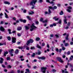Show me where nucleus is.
I'll return each instance as SVG.
<instances>
[{
  "instance_id": "f257e3e1",
  "label": "nucleus",
  "mask_w": 73,
  "mask_h": 73,
  "mask_svg": "<svg viewBox=\"0 0 73 73\" xmlns=\"http://www.w3.org/2000/svg\"><path fill=\"white\" fill-rule=\"evenodd\" d=\"M36 2H37V0H33L30 3V5H32L33 7L31 8L32 9H34V8H35V5H33V4L34 5H35Z\"/></svg>"
},
{
  "instance_id": "f03ea898",
  "label": "nucleus",
  "mask_w": 73,
  "mask_h": 73,
  "mask_svg": "<svg viewBox=\"0 0 73 73\" xmlns=\"http://www.w3.org/2000/svg\"><path fill=\"white\" fill-rule=\"evenodd\" d=\"M18 48H19V49H25V48H26L27 50H29V47L28 46H25L23 47L19 46L18 47Z\"/></svg>"
},
{
  "instance_id": "7ed1b4c3",
  "label": "nucleus",
  "mask_w": 73,
  "mask_h": 73,
  "mask_svg": "<svg viewBox=\"0 0 73 73\" xmlns=\"http://www.w3.org/2000/svg\"><path fill=\"white\" fill-rule=\"evenodd\" d=\"M35 23H33L32 24V25L31 26V29H30L31 31H33V29H35V28H37V27L35 26Z\"/></svg>"
},
{
  "instance_id": "20e7f679",
  "label": "nucleus",
  "mask_w": 73,
  "mask_h": 73,
  "mask_svg": "<svg viewBox=\"0 0 73 73\" xmlns=\"http://www.w3.org/2000/svg\"><path fill=\"white\" fill-rule=\"evenodd\" d=\"M34 40L32 39H30L29 40L27 41V45H28L30 43H33V42Z\"/></svg>"
},
{
  "instance_id": "39448f33",
  "label": "nucleus",
  "mask_w": 73,
  "mask_h": 73,
  "mask_svg": "<svg viewBox=\"0 0 73 73\" xmlns=\"http://www.w3.org/2000/svg\"><path fill=\"white\" fill-rule=\"evenodd\" d=\"M47 69L46 67H42L41 68V70H42V72H43V73H45L46 72V69Z\"/></svg>"
},
{
  "instance_id": "423d86ee",
  "label": "nucleus",
  "mask_w": 73,
  "mask_h": 73,
  "mask_svg": "<svg viewBox=\"0 0 73 73\" xmlns=\"http://www.w3.org/2000/svg\"><path fill=\"white\" fill-rule=\"evenodd\" d=\"M48 8H49V9H52V10H54V9H57V7L56 6H55L53 7H52V6H49Z\"/></svg>"
},
{
  "instance_id": "0eeeda50",
  "label": "nucleus",
  "mask_w": 73,
  "mask_h": 73,
  "mask_svg": "<svg viewBox=\"0 0 73 73\" xmlns=\"http://www.w3.org/2000/svg\"><path fill=\"white\" fill-rule=\"evenodd\" d=\"M57 59L59 61V62H61V63H63V62H64V61L62 60L61 58L60 57H57Z\"/></svg>"
},
{
  "instance_id": "6e6552de",
  "label": "nucleus",
  "mask_w": 73,
  "mask_h": 73,
  "mask_svg": "<svg viewBox=\"0 0 73 73\" xmlns=\"http://www.w3.org/2000/svg\"><path fill=\"white\" fill-rule=\"evenodd\" d=\"M14 51V50L13 49H11V50H9V53L10 54H11V56H13V55L12 54L13 53V51Z\"/></svg>"
},
{
  "instance_id": "1a4fd4ad",
  "label": "nucleus",
  "mask_w": 73,
  "mask_h": 73,
  "mask_svg": "<svg viewBox=\"0 0 73 73\" xmlns=\"http://www.w3.org/2000/svg\"><path fill=\"white\" fill-rule=\"evenodd\" d=\"M0 31H1V32H5V29L2 26H1L0 27Z\"/></svg>"
},
{
  "instance_id": "9d476101",
  "label": "nucleus",
  "mask_w": 73,
  "mask_h": 73,
  "mask_svg": "<svg viewBox=\"0 0 73 73\" xmlns=\"http://www.w3.org/2000/svg\"><path fill=\"white\" fill-rule=\"evenodd\" d=\"M16 39L14 37H13L12 38V42L13 43H15L16 42Z\"/></svg>"
},
{
  "instance_id": "9b49d317",
  "label": "nucleus",
  "mask_w": 73,
  "mask_h": 73,
  "mask_svg": "<svg viewBox=\"0 0 73 73\" xmlns=\"http://www.w3.org/2000/svg\"><path fill=\"white\" fill-rule=\"evenodd\" d=\"M46 1L47 3H50V4H53V5H54V2H53L52 1L50 2V1H49V0H46Z\"/></svg>"
},
{
  "instance_id": "f8f14e48",
  "label": "nucleus",
  "mask_w": 73,
  "mask_h": 73,
  "mask_svg": "<svg viewBox=\"0 0 73 73\" xmlns=\"http://www.w3.org/2000/svg\"><path fill=\"white\" fill-rule=\"evenodd\" d=\"M36 48L40 49H41L42 47L40 45H38V44H37L36 45Z\"/></svg>"
},
{
  "instance_id": "ddd939ff",
  "label": "nucleus",
  "mask_w": 73,
  "mask_h": 73,
  "mask_svg": "<svg viewBox=\"0 0 73 73\" xmlns=\"http://www.w3.org/2000/svg\"><path fill=\"white\" fill-rule=\"evenodd\" d=\"M0 59L1 60H0V64H3V63L4 59L2 58H1Z\"/></svg>"
},
{
  "instance_id": "4468645a",
  "label": "nucleus",
  "mask_w": 73,
  "mask_h": 73,
  "mask_svg": "<svg viewBox=\"0 0 73 73\" xmlns=\"http://www.w3.org/2000/svg\"><path fill=\"white\" fill-rule=\"evenodd\" d=\"M21 29H22L21 27H18L17 28V31H21Z\"/></svg>"
},
{
  "instance_id": "2eb2a0df",
  "label": "nucleus",
  "mask_w": 73,
  "mask_h": 73,
  "mask_svg": "<svg viewBox=\"0 0 73 73\" xmlns=\"http://www.w3.org/2000/svg\"><path fill=\"white\" fill-rule=\"evenodd\" d=\"M8 54V51H6L5 52H4V53H3L4 54V56H5L7 54Z\"/></svg>"
},
{
  "instance_id": "dca6fc26",
  "label": "nucleus",
  "mask_w": 73,
  "mask_h": 73,
  "mask_svg": "<svg viewBox=\"0 0 73 73\" xmlns=\"http://www.w3.org/2000/svg\"><path fill=\"white\" fill-rule=\"evenodd\" d=\"M25 29L26 31L28 30L29 29V27L27 26H25Z\"/></svg>"
},
{
  "instance_id": "f3484780",
  "label": "nucleus",
  "mask_w": 73,
  "mask_h": 73,
  "mask_svg": "<svg viewBox=\"0 0 73 73\" xmlns=\"http://www.w3.org/2000/svg\"><path fill=\"white\" fill-rule=\"evenodd\" d=\"M36 54H38V55H40L41 54V52L40 51H38V53L36 52Z\"/></svg>"
},
{
  "instance_id": "a211bd4d",
  "label": "nucleus",
  "mask_w": 73,
  "mask_h": 73,
  "mask_svg": "<svg viewBox=\"0 0 73 73\" xmlns=\"http://www.w3.org/2000/svg\"><path fill=\"white\" fill-rule=\"evenodd\" d=\"M4 3L6 4H8V5H9L10 4V3L8 1H5L4 2Z\"/></svg>"
},
{
  "instance_id": "6ab92c4d",
  "label": "nucleus",
  "mask_w": 73,
  "mask_h": 73,
  "mask_svg": "<svg viewBox=\"0 0 73 73\" xmlns=\"http://www.w3.org/2000/svg\"><path fill=\"white\" fill-rule=\"evenodd\" d=\"M5 17L6 19H8L9 18V17H8V15L6 13H5Z\"/></svg>"
},
{
  "instance_id": "aec40b11",
  "label": "nucleus",
  "mask_w": 73,
  "mask_h": 73,
  "mask_svg": "<svg viewBox=\"0 0 73 73\" xmlns=\"http://www.w3.org/2000/svg\"><path fill=\"white\" fill-rule=\"evenodd\" d=\"M67 65L68 66H69V65L70 67H73V65L71 64H70L68 62L67 63Z\"/></svg>"
},
{
  "instance_id": "412c9836",
  "label": "nucleus",
  "mask_w": 73,
  "mask_h": 73,
  "mask_svg": "<svg viewBox=\"0 0 73 73\" xmlns=\"http://www.w3.org/2000/svg\"><path fill=\"white\" fill-rule=\"evenodd\" d=\"M62 73H68V72L66 71H64L63 70H62Z\"/></svg>"
},
{
  "instance_id": "4be33fe9",
  "label": "nucleus",
  "mask_w": 73,
  "mask_h": 73,
  "mask_svg": "<svg viewBox=\"0 0 73 73\" xmlns=\"http://www.w3.org/2000/svg\"><path fill=\"white\" fill-rule=\"evenodd\" d=\"M35 55L36 53H33V54H32L31 56L32 57H35Z\"/></svg>"
},
{
  "instance_id": "5701e85b",
  "label": "nucleus",
  "mask_w": 73,
  "mask_h": 73,
  "mask_svg": "<svg viewBox=\"0 0 73 73\" xmlns=\"http://www.w3.org/2000/svg\"><path fill=\"white\" fill-rule=\"evenodd\" d=\"M73 56L71 55L70 58V61H72V60H73Z\"/></svg>"
},
{
  "instance_id": "b1692460",
  "label": "nucleus",
  "mask_w": 73,
  "mask_h": 73,
  "mask_svg": "<svg viewBox=\"0 0 73 73\" xmlns=\"http://www.w3.org/2000/svg\"><path fill=\"white\" fill-rule=\"evenodd\" d=\"M63 11H61L60 12V13L59 14L60 15H63Z\"/></svg>"
},
{
  "instance_id": "393cba45",
  "label": "nucleus",
  "mask_w": 73,
  "mask_h": 73,
  "mask_svg": "<svg viewBox=\"0 0 73 73\" xmlns=\"http://www.w3.org/2000/svg\"><path fill=\"white\" fill-rule=\"evenodd\" d=\"M19 50H18V49H17L16 50H15V53H19Z\"/></svg>"
},
{
  "instance_id": "a878e982",
  "label": "nucleus",
  "mask_w": 73,
  "mask_h": 73,
  "mask_svg": "<svg viewBox=\"0 0 73 73\" xmlns=\"http://www.w3.org/2000/svg\"><path fill=\"white\" fill-rule=\"evenodd\" d=\"M7 39L9 41H11V37H10L9 36L7 37Z\"/></svg>"
},
{
  "instance_id": "bb28decb",
  "label": "nucleus",
  "mask_w": 73,
  "mask_h": 73,
  "mask_svg": "<svg viewBox=\"0 0 73 73\" xmlns=\"http://www.w3.org/2000/svg\"><path fill=\"white\" fill-rule=\"evenodd\" d=\"M33 13H34V12H33V11H32V12H31V13H30V12L29 13V15H32V14H33Z\"/></svg>"
},
{
  "instance_id": "cd10ccee",
  "label": "nucleus",
  "mask_w": 73,
  "mask_h": 73,
  "mask_svg": "<svg viewBox=\"0 0 73 73\" xmlns=\"http://www.w3.org/2000/svg\"><path fill=\"white\" fill-rule=\"evenodd\" d=\"M27 19H29V20H31V19L30 18V17L29 16H27Z\"/></svg>"
},
{
  "instance_id": "c85d7f7f",
  "label": "nucleus",
  "mask_w": 73,
  "mask_h": 73,
  "mask_svg": "<svg viewBox=\"0 0 73 73\" xmlns=\"http://www.w3.org/2000/svg\"><path fill=\"white\" fill-rule=\"evenodd\" d=\"M11 30L10 29H8V31L9 32V34H12V33L11 32Z\"/></svg>"
},
{
  "instance_id": "c756f323",
  "label": "nucleus",
  "mask_w": 73,
  "mask_h": 73,
  "mask_svg": "<svg viewBox=\"0 0 73 73\" xmlns=\"http://www.w3.org/2000/svg\"><path fill=\"white\" fill-rule=\"evenodd\" d=\"M17 35H18V36H19V37H20V36H21V34L19 33H18Z\"/></svg>"
},
{
  "instance_id": "7c9ffc66",
  "label": "nucleus",
  "mask_w": 73,
  "mask_h": 73,
  "mask_svg": "<svg viewBox=\"0 0 73 73\" xmlns=\"http://www.w3.org/2000/svg\"><path fill=\"white\" fill-rule=\"evenodd\" d=\"M64 23H65L66 24H67V21H66V19H64Z\"/></svg>"
},
{
  "instance_id": "2f4dec72",
  "label": "nucleus",
  "mask_w": 73,
  "mask_h": 73,
  "mask_svg": "<svg viewBox=\"0 0 73 73\" xmlns=\"http://www.w3.org/2000/svg\"><path fill=\"white\" fill-rule=\"evenodd\" d=\"M64 45L65 46H67L68 45V43H65Z\"/></svg>"
},
{
  "instance_id": "473e14b6",
  "label": "nucleus",
  "mask_w": 73,
  "mask_h": 73,
  "mask_svg": "<svg viewBox=\"0 0 73 73\" xmlns=\"http://www.w3.org/2000/svg\"><path fill=\"white\" fill-rule=\"evenodd\" d=\"M40 40V38L37 37L36 39V41H38V40Z\"/></svg>"
},
{
  "instance_id": "72a5a7b5",
  "label": "nucleus",
  "mask_w": 73,
  "mask_h": 73,
  "mask_svg": "<svg viewBox=\"0 0 73 73\" xmlns=\"http://www.w3.org/2000/svg\"><path fill=\"white\" fill-rule=\"evenodd\" d=\"M45 57H41V60H45Z\"/></svg>"
},
{
  "instance_id": "f704fd0d",
  "label": "nucleus",
  "mask_w": 73,
  "mask_h": 73,
  "mask_svg": "<svg viewBox=\"0 0 73 73\" xmlns=\"http://www.w3.org/2000/svg\"><path fill=\"white\" fill-rule=\"evenodd\" d=\"M47 47L48 49H49V48H50V46H49V44H47Z\"/></svg>"
},
{
  "instance_id": "c9c22d12",
  "label": "nucleus",
  "mask_w": 73,
  "mask_h": 73,
  "mask_svg": "<svg viewBox=\"0 0 73 73\" xmlns=\"http://www.w3.org/2000/svg\"><path fill=\"white\" fill-rule=\"evenodd\" d=\"M48 21V20H45V21H43L42 22L43 23H47Z\"/></svg>"
},
{
  "instance_id": "e433bc0d",
  "label": "nucleus",
  "mask_w": 73,
  "mask_h": 73,
  "mask_svg": "<svg viewBox=\"0 0 73 73\" xmlns=\"http://www.w3.org/2000/svg\"><path fill=\"white\" fill-rule=\"evenodd\" d=\"M70 23L69 22L67 24V27H69L70 25Z\"/></svg>"
},
{
  "instance_id": "4c0bfd02",
  "label": "nucleus",
  "mask_w": 73,
  "mask_h": 73,
  "mask_svg": "<svg viewBox=\"0 0 73 73\" xmlns=\"http://www.w3.org/2000/svg\"><path fill=\"white\" fill-rule=\"evenodd\" d=\"M67 54L68 55H69L70 54V52L69 51H68L67 52Z\"/></svg>"
},
{
  "instance_id": "58836bf2",
  "label": "nucleus",
  "mask_w": 73,
  "mask_h": 73,
  "mask_svg": "<svg viewBox=\"0 0 73 73\" xmlns=\"http://www.w3.org/2000/svg\"><path fill=\"white\" fill-rule=\"evenodd\" d=\"M66 10L67 11H68V12H71V11L69 9H67Z\"/></svg>"
},
{
  "instance_id": "ea45409f",
  "label": "nucleus",
  "mask_w": 73,
  "mask_h": 73,
  "mask_svg": "<svg viewBox=\"0 0 73 73\" xmlns=\"http://www.w3.org/2000/svg\"><path fill=\"white\" fill-rule=\"evenodd\" d=\"M26 71H27L28 73H29V69H27L26 70Z\"/></svg>"
},
{
  "instance_id": "a19ab883",
  "label": "nucleus",
  "mask_w": 73,
  "mask_h": 73,
  "mask_svg": "<svg viewBox=\"0 0 73 73\" xmlns=\"http://www.w3.org/2000/svg\"><path fill=\"white\" fill-rule=\"evenodd\" d=\"M67 8L68 9H72V8L71 6H69V7H67Z\"/></svg>"
},
{
  "instance_id": "79ce46f5",
  "label": "nucleus",
  "mask_w": 73,
  "mask_h": 73,
  "mask_svg": "<svg viewBox=\"0 0 73 73\" xmlns=\"http://www.w3.org/2000/svg\"><path fill=\"white\" fill-rule=\"evenodd\" d=\"M56 50L57 52H58V51H59V50H58V48H56Z\"/></svg>"
},
{
  "instance_id": "37998d69",
  "label": "nucleus",
  "mask_w": 73,
  "mask_h": 73,
  "mask_svg": "<svg viewBox=\"0 0 73 73\" xmlns=\"http://www.w3.org/2000/svg\"><path fill=\"white\" fill-rule=\"evenodd\" d=\"M38 23H39V22H38V21H36L35 22V24H36L37 25H38Z\"/></svg>"
},
{
  "instance_id": "c03bdc74",
  "label": "nucleus",
  "mask_w": 73,
  "mask_h": 73,
  "mask_svg": "<svg viewBox=\"0 0 73 73\" xmlns=\"http://www.w3.org/2000/svg\"><path fill=\"white\" fill-rule=\"evenodd\" d=\"M45 44L44 43H42V46H45Z\"/></svg>"
},
{
  "instance_id": "a18cd8bd",
  "label": "nucleus",
  "mask_w": 73,
  "mask_h": 73,
  "mask_svg": "<svg viewBox=\"0 0 73 73\" xmlns=\"http://www.w3.org/2000/svg\"><path fill=\"white\" fill-rule=\"evenodd\" d=\"M31 49H32V50L35 49V47H31Z\"/></svg>"
},
{
  "instance_id": "49530a36",
  "label": "nucleus",
  "mask_w": 73,
  "mask_h": 73,
  "mask_svg": "<svg viewBox=\"0 0 73 73\" xmlns=\"http://www.w3.org/2000/svg\"><path fill=\"white\" fill-rule=\"evenodd\" d=\"M27 66H28V68H31V66L29 65V64L27 65Z\"/></svg>"
},
{
  "instance_id": "de8ad7c7",
  "label": "nucleus",
  "mask_w": 73,
  "mask_h": 73,
  "mask_svg": "<svg viewBox=\"0 0 73 73\" xmlns=\"http://www.w3.org/2000/svg\"><path fill=\"white\" fill-rule=\"evenodd\" d=\"M23 22L24 23H25L26 22H27V21L25 20H23Z\"/></svg>"
},
{
  "instance_id": "09e8293b",
  "label": "nucleus",
  "mask_w": 73,
  "mask_h": 73,
  "mask_svg": "<svg viewBox=\"0 0 73 73\" xmlns=\"http://www.w3.org/2000/svg\"><path fill=\"white\" fill-rule=\"evenodd\" d=\"M7 60H11V58L9 57H8L7 58Z\"/></svg>"
},
{
  "instance_id": "8fccbe9b",
  "label": "nucleus",
  "mask_w": 73,
  "mask_h": 73,
  "mask_svg": "<svg viewBox=\"0 0 73 73\" xmlns=\"http://www.w3.org/2000/svg\"><path fill=\"white\" fill-rule=\"evenodd\" d=\"M2 66L3 67V68H5V65H4L3 64L2 65Z\"/></svg>"
},
{
  "instance_id": "3c124183",
  "label": "nucleus",
  "mask_w": 73,
  "mask_h": 73,
  "mask_svg": "<svg viewBox=\"0 0 73 73\" xmlns=\"http://www.w3.org/2000/svg\"><path fill=\"white\" fill-rule=\"evenodd\" d=\"M52 71L53 72H56V70L54 69H53Z\"/></svg>"
},
{
  "instance_id": "603ef678",
  "label": "nucleus",
  "mask_w": 73,
  "mask_h": 73,
  "mask_svg": "<svg viewBox=\"0 0 73 73\" xmlns=\"http://www.w3.org/2000/svg\"><path fill=\"white\" fill-rule=\"evenodd\" d=\"M62 57L63 58H65L66 56L64 55H63L62 56Z\"/></svg>"
},
{
  "instance_id": "864d4df0",
  "label": "nucleus",
  "mask_w": 73,
  "mask_h": 73,
  "mask_svg": "<svg viewBox=\"0 0 73 73\" xmlns=\"http://www.w3.org/2000/svg\"><path fill=\"white\" fill-rule=\"evenodd\" d=\"M48 12L50 13H52V12L51 11H50V9H48Z\"/></svg>"
},
{
  "instance_id": "5fc2aeb1",
  "label": "nucleus",
  "mask_w": 73,
  "mask_h": 73,
  "mask_svg": "<svg viewBox=\"0 0 73 73\" xmlns=\"http://www.w3.org/2000/svg\"><path fill=\"white\" fill-rule=\"evenodd\" d=\"M39 2L40 3H42V0H39Z\"/></svg>"
},
{
  "instance_id": "6e6d98bb",
  "label": "nucleus",
  "mask_w": 73,
  "mask_h": 73,
  "mask_svg": "<svg viewBox=\"0 0 73 73\" xmlns=\"http://www.w3.org/2000/svg\"><path fill=\"white\" fill-rule=\"evenodd\" d=\"M43 20V18H41L40 19V21H42V22Z\"/></svg>"
},
{
  "instance_id": "4d7b16f0",
  "label": "nucleus",
  "mask_w": 73,
  "mask_h": 73,
  "mask_svg": "<svg viewBox=\"0 0 73 73\" xmlns=\"http://www.w3.org/2000/svg\"><path fill=\"white\" fill-rule=\"evenodd\" d=\"M23 13H26L27 12V10H25L23 11Z\"/></svg>"
},
{
  "instance_id": "13d9d810",
  "label": "nucleus",
  "mask_w": 73,
  "mask_h": 73,
  "mask_svg": "<svg viewBox=\"0 0 73 73\" xmlns=\"http://www.w3.org/2000/svg\"><path fill=\"white\" fill-rule=\"evenodd\" d=\"M50 27L52 28L53 27V25H50Z\"/></svg>"
},
{
  "instance_id": "bf43d9fd",
  "label": "nucleus",
  "mask_w": 73,
  "mask_h": 73,
  "mask_svg": "<svg viewBox=\"0 0 73 73\" xmlns=\"http://www.w3.org/2000/svg\"><path fill=\"white\" fill-rule=\"evenodd\" d=\"M55 36H56V37H57V38H58V37H59V36H58V35L57 34H56L55 35Z\"/></svg>"
},
{
  "instance_id": "052dcab7",
  "label": "nucleus",
  "mask_w": 73,
  "mask_h": 73,
  "mask_svg": "<svg viewBox=\"0 0 73 73\" xmlns=\"http://www.w3.org/2000/svg\"><path fill=\"white\" fill-rule=\"evenodd\" d=\"M57 5L58 7H60L61 6V5L60 4H58Z\"/></svg>"
},
{
  "instance_id": "680f3d73",
  "label": "nucleus",
  "mask_w": 73,
  "mask_h": 73,
  "mask_svg": "<svg viewBox=\"0 0 73 73\" xmlns=\"http://www.w3.org/2000/svg\"><path fill=\"white\" fill-rule=\"evenodd\" d=\"M16 33V31H13L12 32V33Z\"/></svg>"
},
{
  "instance_id": "e2e57ef3",
  "label": "nucleus",
  "mask_w": 73,
  "mask_h": 73,
  "mask_svg": "<svg viewBox=\"0 0 73 73\" xmlns=\"http://www.w3.org/2000/svg\"><path fill=\"white\" fill-rule=\"evenodd\" d=\"M50 37H53V35L52 34L50 36Z\"/></svg>"
},
{
  "instance_id": "0e129e2a",
  "label": "nucleus",
  "mask_w": 73,
  "mask_h": 73,
  "mask_svg": "<svg viewBox=\"0 0 73 73\" xmlns=\"http://www.w3.org/2000/svg\"><path fill=\"white\" fill-rule=\"evenodd\" d=\"M58 23L59 24H61V20H59Z\"/></svg>"
},
{
  "instance_id": "69168bd1",
  "label": "nucleus",
  "mask_w": 73,
  "mask_h": 73,
  "mask_svg": "<svg viewBox=\"0 0 73 73\" xmlns=\"http://www.w3.org/2000/svg\"><path fill=\"white\" fill-rule=\"evenodd\" d=\"M13 20H15V21H16V18L14 17L13 18Z\"/></svg>"
},
{
  "instance_id": "338daca9",
  "label": "nucleus",
  "mask_w": 73,
  "mask_h": 73,
  "mask_svg": "<svg viewBox=\"0 0 73 73\" xmlns=\"http://www.w3.org/2000/svg\"><path fill=\"white\" fill-rule=\"evenodd\" d=\"M70 45H73V42H70Z\"/></svg>"
},
{
  "instance_id": "774afa93",
  "label": "nucleus",
  "mask_w": 73,
  "mask_h": 73,
  "mask_svg": "<svg viewBox=\"0 0 73 73\" xmlns=\"http://www.w3.org/2000/svg\"><path fill=\"white\" fill-rule=\"evenodd\" d=\"M24 71L23 70H21V73H24Z\"/></svg>"
}]
</instances>
